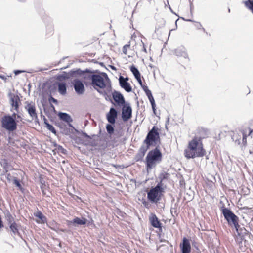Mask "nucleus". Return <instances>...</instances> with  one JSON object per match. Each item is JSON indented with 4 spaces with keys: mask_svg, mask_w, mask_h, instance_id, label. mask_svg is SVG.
<instances>
[{
    "mask_svg": "<svg viewBox=\"0 0 253 253\" xmlns=\"http://www.w3.org/2000/svg\"><path fill=\"white\" fill-rule=\"evenodd\" d=\"M54 146L56 147L58 151L63 154H66L67 153V150L64 149L62 146L55 143Z\"/></svg>",
    "mask_w": 253,
    "mask_h": 253,
    "instance_id": "nucleus-40",
    "label": "nucleus"
},
{
    "mask_svg": "<svg viewBox=\"0 0 253 253\" xmlns=\"http://www.w3.org/2000/svg\"><path fill=\"white\" fill-rule=\"evenodd\" d=\"M127 92H130L132 91V87L130 84L127 82L122 87Z\"/></svg>",
    "mask_w": 253,
    "mask_h": 253,
    "instance_id": "nucleus-41",
    "label": "nucleus"
},
{
    "mask_svg": "<svg viewBox=\"0 0 253 253\" xmlns=\"http://www.w3.org/2000/svg\"><path fill=\"white\" fill-rule=\"evenodd\" d=\"M0 78L1 79L4 80L5 81H6L7 80V78L3 75H0Z\"/></svg>",
    "mask_w": 253,
    "mask_h": 253,
    "instance_id": "nucleus-63",
    "label": "nucleus"
},
{
    "mask_svg": "<svg viewBox=\"0 0 253 253\" xmlns=\"http://www.w3.org/2000/svg\"><path fill=\"white\" fill-rule=\"evenodd\" d=\"M153 187L164 193L165 188H166V185H165V182L162 180H159L157 185Z\"/></svg>",
    "mask_w": 253,
    "mask_h": 253,
    "instance_id": "nucleus-29",
    "label": "nucleus"
},
{
    "mask_svg": "<svg viewBox=\"0 0 253 253\" xmlns=\"http://www.w3.org/2000/svg\"><path fill=\"white\" fill-rule=\"evenodd\" d=\"M121 107H122V119L124 122H126L132 118V108L128 102Z\"/></svg>",
    "mask_w": 253,
    "mask_h": 253,
    "instance_id": "nucleus-10",
    "label": "nucleus"
},
{
    "mask_svg": "<svg viewBox=\"0 0 253 253\" xmlns=\"http://www.w3.org/2000/svg\"><path fill=\"white\" fill-rule=\"evenodd\" d=\"M150 148L147 147L145 145H142L139 150L138 153L135 155L134 160L136 162H142L143 160V157L145 156L146 152Z\"/></svg>",
    "mask_w": 253,
    "mask_h": 253,
    "instance_id": "nucleus-19",
    "label": "nucleus"
},
{
    "mask_svg": "<svg viewBox=\"0 0 253 253\" xmlns=\"http://www.w3.org/2000/svg\"><path fill=\"white\" fill-rule=\"evenodd\" d=\"M193 8H194V6H193V3H191V4L190 5V13L191 14H192V11H193Z\"/></svg>",
    "mask_w": 253,
    "mask_h": 253,
    "instance_id": "nucleus-62",
    "label": "nucleus"
},
{
    "mask_svg": "<svg viewBox=\"0 0 253 253\" xmlns=\"http://www.w3.org/2000/svg\"><path fill=\"white\" fill-rule=\"evenodd\" d=\"M67 123L68 124V125L69 127H70L72 128H73V129H74L77 132H79V131L74 127V126L72 125V124H71V123Z\"/></svg>",
    "mask_w": 253,
    "mask_h": 253,
    "instance_id": "nucleus-56",
    "label": "nucleus"
},
{
    "mask_svg": "<svg viewBox=\"0 0 253 253\" xmlns=\"http://www.w3.org/2000/svg\"><path fill=\"white\" fill-rule=\"evenodd\" d=\"M58 85V91L61 95H65L67 93V84L64 82H59L57 83Z\"/></svg>",
    "mask_w": 253,
    "mask_h": 253,
    "instance_id": "nucleus-23",
    "label": "nucleus"
},
{
    "mask_svg": "<svg viewBox=\"0 0 253 253\" xmlns=\"http://www.w3.org/2000/svg\"><path fill=\"white\" fill-rule=\"evenodd\" d=\"M241 132L239 133H234L233 136H232V139L233 141H235L237 144H240L241 143L240 140L241 139Z\"/></svg>",
    "mask_w": 253,
    "mask_h": 253,
    "instance_id": "nucleus-33",
    "label": "nucleus"
},
{
    "mask_svg": "<svg viewBox=\"0 0 253 253\" xmlns=\"http://www.w3.org/2000/svg\"><path fill=\"white\" fill-rule=\"evenodd\" d=\"M149 221L152 226L158 228L159 230H162V224L157 217L156 214L152 213L149 217Z\"/></svg>",
    "mask_w": 253,
    "mask_h": 253,
    "instance_id": "nucleus-20",
    "label": "nucleus"
},
{
    "mask_svg": "<svg viewBox=\"0 0 253 253\" xmlns=\"http://www.w3.org/2000/svg\"><path fill=\"white\" fill-rule=\"evenodd\" d=\"M105 80L106 79L101 73H96L90 85L92 86L94 89H97V88L104 89L107 86Z\"/></svg>",
    "mask_w": 253,
    "mask_h": 253,
    "instance_id": "nucleus-8",
    "label": "nucleus"
},
{
    "mask_svg": "<svg viewBox=\"0 0 253 253\" xmlns=\"http://www.w3.org/2000/svg\"><path fill=\"white\" fill-rule=\"evenodd\" d=\"M96 73H101L103 77H104L106 81L110 83V79L106 73L101 72L98 70H91L86 68L84 69V73L83 78V82L86 86L90 85L91 82L93 80ZM107 89H109V91L111 90V86L110 84Z\"/></svg>",
    "mask_w": 253,
    "mask_h": 253,
    "instance_id": "nucleus-4",
    "label": "nucleus"
},
{
    "mask_svg": "<svg viewBox=\"0 0 253 253\" xmlns=\"http://www.w3.org/2000/svg\"><path fill=\"white\" fill-rule=\"evenodd\" d=\"M72 84L77 94L81 95L84 92L85 87L83 81L79 79H75L72 82Z\"/></svg>",
    "mask_w": 253,
    "mask_h": 253,
    "instance_id": "nucleus-13",
    "label": "nucleus"
},
{
    "mask_svg": "<svg viewBox=\"0 0 253 253\" xmlns=\"http://www.w3.org/2000/svg\"><path fill=\"white\" fill-rule=\"evenodd\" d=\"M1 165L3 169H4V172L7 173L9 169V164L6 159L2 160Z\"/></svg>",
    "mask_w": 253,
    "mask_h": 253,
    "instance_id": "nucleus-37",
    "label": "nucleus"
},
{
    "mask_svg": "<svg viewBox=\"0 0 253 253\" xmlns=\"http://www.w3.org/2000/svg\"><path fill=\"white\" fill-rule=\"evenodd\" d=\"M130 70L134 75L135 78L139 77L141 76V74L138 69L134 65H132L130 67Z\"/></svg>",
    "mask_w": 253,
    "mask_h": 253,
    "instance_id": "nucleus-32",
    "label": "nucleus"
},
{
    "mask_svg": "<svg viewBox=\"0 0 253 253\" xmlns=\"http://www.w3.org/2000/svg\"><path fill=\"white\" fill-rule=\"evenodd\" d=\"M160 143V129L157 126H154L149 130L145 139L143 140V144H145V146L150 148L151 146H159Z\"/></svg>",
    "mask_w": 253,
    "mask_h": 253,
    "instance_id": "nucleus-3",
    "label": "nucleus"
},
{
    "mask_svg": "<svg viewBox=\"0 0 253 253\" xmlns=\"http://www.w3.org/2000/svg\"><path fill=\"white\" fill-rule=\"evenodd\" d=\"M130 47V44H126L123 47V49H122V51H123V53L125 54V55H126L127 54V49L128 48H129Z\"/></svg>",
    "mask_w": 253,
    "mask_h": 253,
    "instance_id": "nucleus-49",
    "label": "nucleus"
},
{
    "mask_svg": "<svg viewBox=\"0 0 253 253\" xmlns=\"http://www.w3.org/2000/svg\"><path fill=\"white\" fill-rule=\"evenodd\" d=\"M6 178L7 179V180L9 182H11V175L10 174V173H7L6 175Z\"/></svg>",
    "mask_w": 253,
    "mask_h": 253,
    "instance_id": "nucleus-55",
    "label": "nucleus"
},
{
    "mask_svg": "<svg viewBox=\"0 0 253 253\" xmlns=\"http://www.w3.org/2000/svg\"><path fill=\"white\" fill-rule=\"evenodd\" d=\"M155 148L147 153L145 158L146 168L147 171L155 167L157 164H159L162 160V154L159 149V146Z\"/></svg>",
    "mask_w": 253,
    "mask_h": 253,
    "instance_id": "nucleus-2",
    "label": "nucleus"
},
{
    "mask_svg": "<svg viewBox=\"0 0 253 253\" xmlns=\"http://www.w3.org/2000/svg\"><path fill=\"white\" fill-rule=\"evenodd\" d=\"M44 123L46 126V128L50 131L52 133L56 134L57 131L53 126L48 122L47 120L44 117Z\"/></svg>",
    "mask_w": 253,
    "mask_h": 253,
    "instance_id": "nucleus-27",
    "label": "nucleus"
},
{
    "mask_svg": "<svg viewBox=\"0 0 253 253\" xmlns=\"http://www.w3.org/2000/svg\"><path fill=\"white\" fill-rule=\"evenodd\" d=\"M34 216L38 218L42 223H45L47 222V218L44 216L40 211H38L34 213Z\"/></svg>",
    "mask_w": 253,
    "mask_h": 253,
    "instance_id": "nucleus-26",
    "label": "nucleus"
},
{
    "mask_svg": "<svg viewBox=\"0 0 253 253\" xmlns=\"http://www.w3.org/2000/svg\"><path fill=\"white\" fill-rule=\"evenodd\" d=\"M87 223V220L84 217H75L72 220H67V225L69 227L76 226L77 225H84Z\"/></svg>",
    "mask_w": 253,
    "mask_h": 253,
    "instance_id": "nucleus-14",
    "label": "nucleus"
},
{
    "mask_svg": "<svg viewBox=\"0 0 253 253\" xmlns=\"http://www.w3.org/2000/svg\"><path fill=\"white\" fill-rule=\"evenodd\" d=\"M109 67L113 70L116 71L117 70L116 68L113 65H109Z\"/></svg>",
    "mask_w": 253,
    "mask_h": 253,
    "instance_id": "nucleus-64",
    "label": "nucleus"
},
{
    "mask_svg": "<svg viewBox=\"0 0 253 253\" xmlns=\"http://www.w3.org/2000/svg\"><path fill=\"white\" fill-rule=\"evenodd\" d=\"M115 124H107L106 126V129L108 134L110 136H112L114 133Z\"/></svg>",
    "mask_w": 253,
    "mask_h": 253,
    "instance_id": "nucleus-28",
    "label": "nucleus"
},
{
    "mask_svg": "<svg viewBox=\"0 0 253 253\" xmlns=\"http://www.w3.org/2000/svg\"><path fill=\"white\" fill-rule=\"evenodd\" d=\"M4 214L5 219L7 222L8 224L12 223V222L15 221L14 218L13 217L12 215L10 213L9 211L7 210L6 211H5L4 212Z\"/></svg>",
    "mask_w": 253,
    "mask_h": 253,
    "instance_id": "nucleus-31",
    "label": "nucleus"
},
{
    "mask_svg": "<svg viewBox=\"0 0 253 253\" xmlns=\"http://www.w3.org/2000/svg\"><path fill=\"white\" fill-rule=\"evenodd\" d=\"M84 70H82L80 68H74L70 71V75L72 76V77H79L82 76V78H83L84 74Z\"/></svg>",
    "mask_w": 253,
    "mask_h": 253,
    "instance_id": "nucleus-24",
    "label": "nucleus"
},
{
    "mask_svg": "<svg viewBox=\"0 0 253 253\" xmlns=\"http://www.w3.org/2000/svg\"><path fill=\"white\" fill-rule=\"evenodd\" d=\"M232 226H234L235 229H236L237 233H239V232L242 229L243 227H241L239 224V221H237L234 223L232 224Z\"/></svg>",
    "mask_w": 253,
    "mask_h": 253,
    "instance_id": "nucleus-42",
    "label": "nucleus"
},
{
    "mask_svg": "<svg viewBox=\"0 0 253 253\" xmlns=\"http://www.w3.org/2000/svg\"><path fill=\"white\" fill-rule=\"evenodd\" d=\"M141 42L143 44V49H142V51L145 52V53H147V50H146V48L145 46V44L144 43H143V41L141 40Z\"/></svg>",
    "mask_w": 253,
    "mask_h": 253,
    "instance_id": "nucleus-60",
    "label": "nucleus"
},
{
    "mask_svg": "<svg viewBox=\"0 0 253 253\" xmlns=\"http://www.w3.org/2000/svg\"><path fill=\"white\" fill-rule=\"evenodd\" d=\"M173 53L178 57H183L188 61L190 59L188 56L186 48L183 45H181L174 49Z\"/></svg>",
    "mask_w": 253,
    "mask_h": 253,
    "instance_id": "nucleus-15",
    "label": "nucleus"
},
{
    "mask_svg": "<svg viewBox=\"0 0 253 253\" xmlns=\"http://www.w3.org/2000/svg\"><path fill=\"white\" fill-rule=\"evenodd\" d=\"M188 149L184 150V155L187 159L201 157L206 154L201 137L195 136L188 144Z\"/></svg>",
    "mask_w": 253,
    "mask_h": 253,
    "instance_id": "nucleus-1",
    "label": "nucleus"
},
{
    "mask_svg": "<svg viewBox=\"0 0 253 253\" xmlns=\"http://www.w3.org/2000/svg\"><path fill=\"white\" fill-rule=\"evenodd\" d=\"M128 77L124 78L122 76L120 75L119 78V85L122 87L123 85H124L128 80Z\"/></svg>",
    "mask_w": 253,
    "mask_h": 253,
    "instance_id": "nucleus-38",
    "label": "nucleus"
},
{
    "mask_svg": "<svg viewBox=\"0 0 253 253\" xmlns=\"http://www.w3.org/2000/svg\"><path fill=\"white\" fill-rule=\"evenodd\" d=\"M26 71L24 70H15L14 71V73L15 75H18L20 73H24Z\"/></svg>",
    "mask_w": 253,
    "mask_h": 253,
    "instance_id": "nucleus-51",
    "label": "nucleus"
},
{
    "mask_svg": "<svg viewBox=\"0 0 253 253\" xmlns=\"http://www.w3.org/2000/svg\"><path fill=\"white\" fill-rule=\"evenodd\" d=\"M221 210L225 219L229 226H232L233 223L239 221V217L230 209L223 206L221 207Z\"/></svg>",
    "mask_w": 253,
    "mask_h": 253,
    "instance_id": "nucleus-6",
    "label": "nucleus"
},
{
    "mask_svg": "<svg viewBox=\"0 0 253 253\" xmlns=\"http://www.w3.org/2000/svg\"><path fill=\"white\" fill-rule=\"evenodd\" d=\"M10 231L11 232V235L14 236L16 235L20 236V234L19 231V225L17 224L15 221L8 224Z\"/></svg>",
    "mask_w": 253,
    "mask_h": 253,
    "instance_id": "nucleus-21",
    "label": "nucleus"
},
{
    "mask_svg": "<svg viewBox=\"0 0 253 253\" xmlns=\"http://www.w3.org/2000/svg\"><path fill=\"white\" fill-rule=\"evenodd\" d=\"M25 104L26 105L25 106V109L28 112V113L31 117L32 120H34L35 122H38L39 119L35 103L32 102H29L28 101H26Z\"/></svg>",
    "mask_w": 253,
    "mask_h": 253,
    "instance_id": "nucleus-11",
    "label": "nucleus"
},
{
    "mask_svg": "<svg viewBox=\"0 0 253 253\" xmlns=\"http://www.w3.org/2000/svg\"><path fill=\"white\" fill-rule=\"evenodd\" d=\"M107 99H108V100H107V101H110L112 104H114V102L113 101L112 99H111L110 95H108V97H107Z\"/></svg>",
    "mask_w": 253,
    "mask_h": 253,
    "instance_id": "nucleus-61",
    "label": "nucleus"
},
{
    "mask_svg": "<svg viewBox=\"0 0 253 253\" xmlns=\"http://www.w3.org/2000/svg\"><path fill=\"white\" fill-rule=\"evenodd\" d=\"M18 121H15L9 114L4 115L1 119V127L9 132H13L17 128Z\"/></svg>",
    "mask_w": 253,
    "mask_h": 253,
    "instance_id": "nucleus-5",
    "label": "nucleus"
},
{
    "mask_svg": "<svg viewBox=\"0 0 253 253\" xmlns=\"http://www.w3.org/2000/svg\"><path fill=\"white\" fill-rule=\"evenodd\" d=\"M17 113H15V112H14L12 115H10V116H11L12 118L15 120V121H17V119H16V115H17Z\"/></svg>",
    "mask_w": 253,
    "mask_h": 253,
    "instance_id": "nucleus-57",
    "label": "nucleus"
},
{
    "mask_svg": "<svg viewBox=\"0 0 253 253\" xmlns=\"http://www.w3.org/2000/svg\"><path fill=\"white\" fill-rule=\"evenodd\" d=\"M141 87L143 88L144 92L149 89L147 85H143Z\"/></svg>",
    "mask_w": 253,
    "mask_h": 253,
    "instance_id": "nucleus-59",
    "label": "nucleus"
},
{
    "mask_svg": "<svg viewBox=\"0 0 253 253\" xmlns=\"http://www.w3.org/2000/svg\"><path fill=\"white\" fill-rule=\"evenodd\" d=\"M72 77V76L70 75V71L69 72H66L65 71H63L62 74H58L56 76V79L60 82H63V81L69 79Z\"/></svg>",
    "mask_w": 253,
    "mask_h": 253,
    "instance_id": "nucleus-25",
    "label": "nucleus"
},
{
    "mask_svg": "<svg viewBox=\"0 0 253 253\" xmlns=\"http://www.w3.org/2000/svg\"><path fill=\"white\" fill-rule=\"evenodd\" d=\"M48 101L50 103V104H52V103L57 104L58 100L52 97V96L50 94L48 98Z\"/></svg>",
    "mask_w": 253,
    "mask_h": 253,
    "instance_id": "nucleus-44",
    "label": "nucleus"
},
{
    "mask_svg": "<svg viewBox=\"0 0 253 253\" xmlns=\"http://www.w3.org/2000/svg\"><path fill=\"white\" fill-rule=\"evenodd\" d=\"M118 114V112L115 108L111 107L109 112L106 114V119L108 122L110 124H115Z\"/></svg>",
    "mask_w": 253,
    "mask_h": 253,
    "instance_id": "nucleus-17",
    "label": "nucleus"
},
{
    "mask_svg": "<svg viewBox=\"0 0 253 253\" xmlns=\"http://www.w3.org/2000/svg\"><path fill=\"white\" fill-rule=\"evenodd\" d=\"M45 186H46L44 184V183L41 182V185L40 186V188L41 189L42 193L43 195H44V196H46V192L45 191Z\"/></svg>",
    "mask_w": 253,
    "mask_h": 253,
    "instance_id": "nucleus-48",
    "label": "nucleus"
},
{
    "mask_svg": "<svg viewBox=\"0 0 253 253\" xmlns=\"http://www.w3.org/2000/svg\"><path fill=\"white\" fill-rule=\"evenodd\" d=\"M48 29L50 33H52L53 31V27L52 24L48 25Z\"/></svg>",
    "mask_w": 253,
    "mask_h": 253,
    "instance_id": "nucleus-58",
    "label": "nucleus"
},
{
    "mask_svg": "<svg viewBox=\"0 0 253 253\" xmlns=\"http://www.w3.org/2000/svg\"><path fill=\"white\" fill-rule=\"evenodd\" d=\"M250 232L246 230L245 227H243L242 229L237 233L238 236L236 238H243V237L246 236L247 233H249Z\"/></svg>",
    "mask_w": 253,
    "mask_h": 253,
    "instance_id": "nucleus-36",
    "label": "nucleus"
},
{
    "mask_svg": "<svg viewBox=\"0 0 253 253\" xmlns=\"http://www.w3.org/2000/svg\"><path fill=\"white\" fill-rule=\"evenodd\" d=\"M195 26L198 29H202L204 32L207 34V32L205 30V29L203 27L200 22H196V24L195 25Z\"/></svg>",
    "mask_w": 253,
    "mask_h": 253,
    "instance_id": "nucleus-46",
    "label": "nucleus"
},
{
    "mask_svg": "<svg viewBox=\"0 0 253 253\" xmlns=\"http://www.w3.org/2000/svg\"><path fill=\"white\" fill-rule=\"evenodd\" d=\"M13 182V184H14L16 185V186H17L21 191H23L24 188L22 186L20 180L18 179L17 177H14Z\"/></svg>",
    "mask_w": 253,
    "mask_h": 253,
    "instance_id": "nucleus-39",
    "label": "nucleus"
},
{
    "mask_svg": "<svg viewBox=\"0 0 253 253\" xmlns=\"http://www.w3.org/2000/svg\"><path fill=\"white\" fill-rule=\"evenodd\" d=\"M100 88H97V89H95L99 94L102 95L105 98L106 100H108L107 99V97H108V94L107 92L105 90L102 91L100 89Z\"/></svg>",
    "mask_w": 253,
    "mask_h": 253,
    "instance_id": "nucleus-43",
    "label": "nucleus"
},
{
    "mask_svg": "<svg viewBox=\"0 0 253 253\" xmlns=\"http://www.w3.org/2000/svg\"><path fill=\"white\" fill-rule=\"evenodd\" d=\"M169 176L170 174L169 173L163 171L159 174L158 179L159 180H162L165 182V181L169 178Z\"/></svg>",
    "mask_w": 253,
    "mask_h": 253,
    "instance_id": "nucleus-30",
    "label": "nucleus"
},
{
    "mask_svg": "<svg viewBox=\"0 0 253 253\" xmlns=\"http://www.w3.org/2000/svg\"><path fill=\"white\" fill-rule=\"evenodd\" d=\"M145 195L144 194V197L142 198L141 200V202L142 204L144 205V206L146 208H149V204L148 202H147L145 198Z\"/></svg>",
    "mask_w": 253,
    "mask_h": 253,
    "instance_id": "nucleus-47",
    "label": "nucleus"
},
{
    "mask_svg": "<svg viewBox=\"0 0 253 253\" xmlns=\"http://www.w3.org/2000/svg\"><path fill=\"white\" fill-rule=\"evenodd\" d=\"M136 80L138 81L139 84L141 86H142L143 85H144L142 83V80L141 79V76H139V77L135 78Z\"/></svg>",
    "mask_w": 253,
    "mask_h": 253,
    "instance_id": "nucleus-53",
    "label": "nucleus"
},
{
    "mask_svg": "<svg viewBox=\"0 0 253 253\" xmlns=\"http://www.w3.org/2000/svg\"><path fill=\"white\" fill-rule=\"evenodd\" d=\"M8 95L10 96V103L12 108L18 112L19 108V102H20L19 96L17 95L12 94L11 92L9 93Z\"/></svg>",
    "mask_w": 253,
    "mask_h": 253,
    "instance_id": "nucleus-18",
    "label": "nucleus"
},
{
    "mask_svg": "<svg viewBox=\"0 0 253 253\" xmlns=\"http://www.w3.org/2000/svg\"><path fill=\"white\" fill-rule=\"evenodd\" d=\"M243 238H236V241L239 244L241 250H245L246 248L250 246L251 242L253 241V236L249 232Z\"/></svg>",
    "mask_w": 253,
    "mask_h": 253,
    "instance_id": "nucleus-9",
    "label": "nucleus"
},
{
    "mask_svg": "<svg viewBox=\"0 0 253 253\" xmlns=\"http://www.w3.org/2000/svg\"><path fill=\"white\" fill-rule=\"evenodd\" d=\"M180 248L181 253H190L191 247L189 239L184 237L182 242L180 244Z\"/></svg>",
    "mask_w": 253,
    "mask_h": 253,
    "instance_id": "nucleus-16",
    "label": "nucleus"
},
{
    "mask_svg": "<svg viewBox=\"0 0 253 253\" xmlns=\"http://www.w3.org/2000/svg\"><path fill=\"white\" fill-rule=\"evenodd\" d=\"M148 98L151 103L153 112L154 114L156 115V106L155 99H154L153 95L148 97Z\"/></svg>",
    "mask_w": 253,
    "mask_h": 253,
    "instance_id": "nucleus-35",
    "label": "nucleus"
},
{
    "mask_svg": "<svg viewBox=\"0 0 253 253\" xmlns=\"http://www.w3.org/2000/svg\"><path fill=\"white\" fill-rule=\"evenodd\" d=\"M145 93L146 95H147V97H149L152 95L151 91L149 89H148V90H146L145 92Z\"/></svg>",
    "mask_w": 253,
    "mask_h": 253,
    "instance_id": "nucleus-54",
    "label": "nucleus"
},
{
    "mask_svg": "<svg viewBox=\"0 0 253 253\" xmlns=\"http://www.w3.org/2000/svg\"><path fill=\"white\" fill-rule=\"evenodd\" d=\"M243 3L246 7L250 10L253 14V0H247L243 1Z\"/></svg>",
    "mask_w": 253,
    "mask_h": 253,
    "instance_id": "nucleus-34",
    "label": "nucleus"
},
{
    "mask_svg": "<svg viewBox=\"0 0 253 253\" xmlns=\"http://www.w3.org/2000/svg\"><path fill=\"white\" fill-rule=\"evenodd\" d=\"M241 137H242V143L245 145L247 143V135L244 132H241Z\"/></svg>",
    "mask_w": 253,
    "mask_h": 253,
    "instance_id": "nucleus-45",
    "label": "nucleus"
},
{
    "mask_svg": "<svg viewBox=\"0 0 253 253\" xmlns=\"http://www.w3.org/2000/svg\"><path fill=\"white\" fill-rule=\"evenodd\" d=\"M58 115L60 120L66 123H71L73 121L71 116L67 113L60 112Z\"/></svg>",
    "mask_w": 253,
    "mask_h": 253,
    "instance_id": "nucleus-22",
    "label": "nucleus"
},
{
    "mask_svg": "<svg viewBox=\"0 0 253 253\" xmlns=\"http://www.w3.org/2000/svg\"><path fill=\"white\" fill-rule=\"evenodd\" d=\"M112 98L115 103L113 104L114 106L121 107L127 102H126L123 95L119 91L114 90L112 94Z\"/></svg>",
    "mask_w": 253,
    "mask_h": 253,
    "instance_id": "nucleus-12",
    "label": "nucleus"
},
{
    "mask_svg": "<svg viewBox=\"0 0 253 253\" xmlns=\"http://www.w3.org/2000/svg\"><path fill=\"white\" fill-rule=\"evenodd\" d=\"M163 192L152 187L147 192V199L151 203L157 204L161 199Z\"/></svg>",
    "mask_w": 253,
    "mask_h": 253,
    "instance_id": "nucleus-7",
    "label": "nucleus"
},
{
    "mask_svg": "<svg viewBox=\"0 0 253 253\" xmlns=\"http://www.w3.org/2000/svg\"><path fill=\"white\" fill-rule=\"evenodd\" d=\"M82 135L84 136L85 138H86L87 139H91V137L88 135L86 132L82 131Z\"/></svg>",
    "mask_w": 253,
    "mask_h": 253,
    "instance_id": "nucleus-52",
    "label": "nucleus"
},
{
    "mask_svg": "<svg viewBox=\"0 0 253 253\" xmlns=\"http://www.w3.org/2000/svg\"><path fill=\"white\" fill-rule=\"evenodd\" d=\"M170 212L173 217H174V215L176 216L178 215V212L177 211L176 209L175 208H171L170 209Z\"/></svg>",
    "mask_w": 253,
    "mask_h": 253,
    "instance_id": "nucleus-50",
    "label": "nucleus"
}]
</instances>
